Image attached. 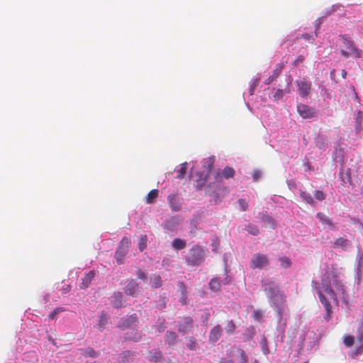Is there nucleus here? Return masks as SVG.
Returning a JSON list of instances; mask_svg holds the SVG:
<instances>
[{
  "instance_id": "57",
  "label": "nucleus",
  "mask_w": 363,
  "mask_h": 363,
  "mask_svg": "<svg viewBox=\"0 0 363 363\" xmlns=\"http://www.w3.org/2000/svg\"><path fill=\"white\" fill-rule=\"evenodd\" d=\"M220 363H234L231 359H222Z\"/></svg>"
},
{
  "instance_id": "42",
  "label": "nucleus",
  "mask_w": 363,
  "mask_h": 363,
  "mask_svg": "<svg viewBox=\"0 0 363 363\" xmlns=\"http://www.w3.org/2000/svg\"><path fill=\"white\" fill-rule=\"evenodd\" d=\"M107 323V315L106 313H104V312L101 313V315L100 316V320H99V325L101 327V328H104V325L106 324Z\"/></svg>"
},
{
  "instance_id": "29",
  "label": "nucleus",
  "mask_w": 363,
  "mask_h": 363,
  "mask_svg": "<svg viewBox=\"0 0 363 363\" xmlns=\"http://www.w3.org/2000/svg\"><path fill=\"white\" fill-rule=\"evenodd\" d=\"M179 291L182 295L180 301L182 303V304H185L186 303V287L182 282L179 283Z\"/></svg>"
},
{
  "instance_id": "55",
  "label": "nucleus",
  "mask_w": 363,
  "mask_h": 363,
  "mask_svg": "<svg viewBox=\"0 0 363 363\" xmlns=\"http://www.w3.org/2000/svg\"><path fill=\"white\" fill-rule=\"evenodd\" d=\"M257 83H258V79H255L252 81L250 86H254V89H255L256 87V86L257 85Z\"/></svg>"
},
{
  "instance_id": "15",
  "label": "nucleus",
  "mask_w": 363,
  "mask_h": 363,
  "mask_svg": "<svg viewBox=\"0 0 363 363\" xmlns=\"http://www.w3.org/2000/svg\"><path fill=\"white\" fill-rule=\"evenodd\" d=\"M357 341L360 344V346L357 348L356 354H360L363 350V321L359 324L356 335Z\"/></svg>"
},
{
  "instance_id": "8",
  "label": "nucleus",
  "mask_w": 363,
  "mask_h": 363,
  "mask_svg": "<svg viewBox=\"0 0 363 363\" xmlns=\"http://www.w3.org/2000/svg\"><path fill=\"white\" fill-rule=\"evenodd\" d=\"M296 83L298 86V91L299 95L302 98L308 96L311 89V82L307 81L305 79H301L297 80Z\"/></svg>"
},
{
  "instance_id": "21",
  "label": "nucleus",
  "mask_w": 363,
  "mask_h": 363,
  "mask_svg": "<svg viewBox=\"0 0 363 363\" xmlns=\"http://www.w3.org/2000/svg\"><path fill=\"white\" fill-rule=\"evenodd\" d=\"M138 323V317L136 314L131 315L128 318L125 320L121 327L123 328H128L134 326Z\"/></svg>"
},
{
  "instance_id": "48",
  "label": "nucleus",
  "mask_w": 363,
  "mask_h": 363,
  "mask_svg": "<svg viewBox=\"0 0 363 363\" xmlns=\"http://www.w3.org/2000/svg\"><path fill=\"white\" fill-rule=\"evenodd\" d=\"M262 176V172L259 170H255L253 172L252 177L254 181L257 182L259 179Z\"/></svg>"
},
{
  "instance_id": "38",
  "label": "nucleus",
  "mask_w": 363,
  "mask_h": 363,
  "mask_svg": "<svg viewBox=\"0 0 363 363\" xmlns=\"http://www.w3.org/2000/svg\"><path fill=\"white\" fill-rule=\"evenodd\" d=\"M64 311H65V309H64L63 308H61V307H60V308H57L54 309V310H53V311L50 313V315H49V318H50V319H52H52H55V318H56V316H57L59 313H60L63 312Z\"/></svg>"
},
{
  "instance_id": "12",
  "label": "nucleus",
  "mask_w": 363,
  "mask_h": 363,
  "mask_svg": "<svg viewBox=\"0 0 363 363\" xmlns=\"http://www.w3.org/2000/svg\"><path fill=\"white\" fill-rule=\"evenodd\" d=\"M169 204L173 211H179L181 207V201L177 194H171L167 198Z\"/></svg>"
},
{
  "instance_id": "34",
  "label": "nucleus",
  "mask_w": 363,
  "mask_h": 363,
  "mask_svg": "<svg viewBox=\"0 0 363 363\" xmlns=\"http://www.w3.org/2000/svg\"><path fill=\"white\" fill-rule=\"evenodd\" d=\"M260 345L262 352L264 354H267L269 352V350L267 346V340L265 336H262L260 341Z\"/></svg>"
},
{
  "instance_id": "9",
  "label": "nucleus",
  "mask_w": 363,
  "mask_h": 363,
  "mask_svg": "<svg viewBox=\"0 0 363 363\" xmlns=\"http://www.w3.org/2000/svg\"><path fill=\"white\" fill-rule=\"evenodd\" d=\"M297 111L303 118H310L315 115V111L313 108L303 104H298L297 105Z\"/></svg>"
},
{
  "instance_id": "6",
  "label": "nucleus",
  "mask_w": 363,
  "mask_h": 363,
  "mask_svg": "<svg viewBox=\"0 0 363 363\" xmlns=\"http://www.w3.org/2000/svg\"><path fill=\"white\" fill-rule=\"evenodd\" d=\"M344 44L345 49H342L340 50V53L342 56L345 57H351L355 58L362 57V54L363 52L362 50L356 48L352 41L344 38Z\"/></svg>"
},
{
  "instance_id": "52",
  "label": "nucleus",
  "mask_w": 363,
  "mask_h": 363,
  "mask_svg": "<svg viewBox=\"0 0 363 363\" xmlns=\"http://www.w3.org/2000/svg\"><path fill=\"white\" fill-rule=\"evenodd\" d=\"M137 277H138V278L141 279H145L146 277L145 273L140 269H138L137 271Z\"/></svg>"
},
{
  "instance_id": "3",
  "label": "nucleus",
  "mask_w": 363,
  "mask_h": 363,
  "mask_svg": "<svg viewBox=\"0 0 363 363\" xmlns=\"http://www.w3.org/2000/svg\"><path fill=\"white\" fill-rule=\"evenodd\" d=\"M130 246V238L128 237H123L120 241L114 255V257L118 264H121L123 263V259L128 254Z\"/></svg>"
},
{
  "instance_id": "61",
  "label": "nucleus",
  "mask_w": 363,
  "mask_h": 363,
  "mask_svg": "<svg viewBox=\"0 0 363 363\" xmlns=\"http://www.w3.org/2000/svg\"><path fill=\"white\" fill-rule=\"evenodd\" d=\"M254 86H250V95H252L253 94V92H254Z\"/></svg>"
},
{
  "instance_id": "32",
  "label": "nucleus",
  "mask_w": 363,
  "mask_h": 363,
  "mask_svg": "<svg viewBox=\"0 0 363 363\" xmlns=\"http://www.w3.org/2000/svg\"><path fill=\"white\" fill-rule=\"evenodd\" d=\"M147 238L145 235H140L139 238L138 247L140 252L143 251L147 247Z\"/></svg>"
},
{
  "instance_id": "47",
  "label": "nucleus",
  "mask_w": 363,
  "mask_h": 363,
  "mask_svg": "<svg viewBox=\"0 0 363 363\" xmlns=\"http://www.w3.org/2000/svg\"><path fill=\"white\" fill-rule=\"evenodd\" d=\"M279 71H280V69L274 71V72H275L274 74L272 76H270L269 78H267L265 81V84H269L274 79V78L278 75Z\"/></svg>"
},
{
  "instance_id": "4",
  "label": "nucleus",
  "mask_w": 363,
  "mask_h": 363,
  "mask_svg": "<svg viewBox=\"0 0 363 363\" xmlns=\"http://www.w3.org/2000/svg\"><path fill=\"white\" fill-rule=\"evenodd\" d=\"M205 252L199 246L193 247L187 257V262L191 265H199L204 259Z\"/></svg>"
},
{
  "instance_id": "53",
  "label": "nucleus",
  "mask_w": 363,
  "mask_h": 363,
  "mask_svg": "<svg viewBox=\"0 0 363 363\" xmlns=\"http://www.w3.org/2000/svg\"><path fill=\"white\" fill-rule=\"evenodd\" d=\"M262 313L260 311H255L254 312V317L257 320H259L262 318Z\"/></svg>"
},
{
  "instance_id": "13",
  "label": "nucleus",
  "mask_w": 363,
  "mask_h": 363,
  "mask_svg": "<svg viewBox=\"0 0 363 363\" xmlns=\"http://www.w3.org/2000/svg\"><path fill=\"white\" fill-rule=\"evenodd\" d=\"M234 174H235V171L233 168L229 167H226L225 168H224L220 173H218V175L216 177V180H217L216 188L218 187L219 183L220 182V179L222 177H224L225 179H229V178L233 177L234 176Z\"/></svg>"
},
{
  "instance_id": "56",
  "label": "nucleus",
  "mask_w": 363,
  "mask_h": 363,
  "mask_svg": "<svg viewBox=\"0 0 363 363\" xmlns=\"http://www.w3.org/2000/svg\"><path fill=\"white\" fill-rule=\"evenodd\" d=\"M229 282H230V279H229L228 277H225V278L222 281V283H223V284H229Z\"/></svg>"
},
{
  "instance_id": "33",
  "label": "nucleus",
  "mask_w": 363,
  "mask_h": 363,
  "mask_svg": "<svg viewBox=\"0 0 363 363\" xmlns=\"http://www.w3.org/2000/svg\"><path fill=\"white\" fill-rule=\"evenodd\" d=\"M262 220L265 223V225L267 226H269L270 228H274L275 225L274 219L269 215H264L262 216Z\"/></svg>"
},
{
  "instance_id": "35",
  "label": "nucleus",
  "mask_w": 363,
  "mask_h": 363,
  "mask_svg": "<svg viewBox=\"0 0 363 363\" xmlns=\"http://www.w3.org/2000/svg\"><path fill=\"white\" fill-rule=\"evenodd\" d=\"M245 230H247L250 234L252 235H257L259 233V229L255 225L250 224L246 225Z\"/></svg>"
},
{
  "instance_id": "23",
  "label": "nucleus",
  "mask_w": 363,
  "mask_h": 363,
  "mask_svg": "<svg viewBox=\"0 0 363 363\" xmlns=\"http://www.w3.org/2000/svg\"><path fill=\"white\" fill-rule=\"evenodd\" d=\"M316 146L322 150L325 149V147L327 146L328 140L323 135H319L315 138V140Z\"/></svg>"
},
{
  "instance_id": "51",
  "label": "nucleus",
  "mask_w": 363,
  "mask_h": 363,
  "mask_svg": "<svg viewBox=\"0 0 363 363\" xmlns=\"http://www.w3.org/2000/svg\"><path fill=\"white\" fill-rule=\"evenodd\" d=\"M289 264H290V262H289V259H288V258L284 257V258H283V259H281V265H282L284 267H289Z\"/></svg>"
},
{
  "instance_id": "37",
  "label": "nucleus",
  "mask_w": 363,
  "mask_h": 363,
  "mask_svg": "<svg viewBox=\"0 0 363 363\" xmlns=\"http://www.w3.org/2000/svg\"><path fill=\"white\" fill-rule=\"evenodd\" d=\"M186 346L191 350H196L197 347V343L193 337H189L188 338V342L186 343Z\"/></svg>"
},
{
  "instance_id": "49",
  "label": "nucleus",
  "mask_w": 363,
  "mask_h": 363,
  "mask_svg": "<svg viewBox=\"0 0 363 363\" xmlns=\"http://www.w3.org/2000/svg\"><path fill=\"white\" fill-rule=\"evenodd\" d=\"M234 329H235V325L232 322H230L227 325L226 332L230 334L233 332Z\"/></svg>"
},
{
  "instance_id": "50",
  "label": "nucleus",
  "mask_w": 363,
  "mask_h": 363,
  "mask_svg": "<svg viewBox=\"0 0 363 363\" xmlns=\"http://www.w3.org/2000/svg\"><path fill=\"white\" fill-rule=\"evenodd\" d=\"M323 18L324 17H322V18H318L315 22V31H317V30L318 29V28L320 27V24L323 23Z\"/></svg>"
},
{
  "instance_id": "30",
  "label": "nucleus",
  "mask_w": 363,
  "mask_h": 363,
  "mask_svg": "<svg viewBox=\"0 0 363 363\" xmlns=\"http://www.w3.org/2000/svg\"><path fill=\"white\" fill-rule=\"evenodd\" d=\"M188 163L184 162L181 164L180 168L177 171V178L178 179H182L184 178L186 168H187Z\"/></svg>"
},
{
  "instance_id": "28",
  "label": "nucleus",
  "mask_w": 363,
  "mask_h": 363,
  "mask_svg": "<svg viewBox=\"0 0 363 363\" xmlns=\"http://www.w3.org/2000/svg\"><path fill=\"white\" fill-rule=\"evenodd\" d=\"M300 196L306 203H309L311 205H314L313 199L312 196L309 193L301 191H300Z\"/></svg>"
},
{
  "instance_id": "26",
  "label": "nucleus",
  "mask_w": 363,
  "mask_h": 363,
  "mask_svg": "<svg viewBox=\"0 0 363 363\" xmlns=\"http://www.w3.org/2000/svg\"><path fill=\"white\" fill-rule=\"evenodd\" d=\"M172 247L177 250H182L186 247V241L180 238H175L172 243Z\"/></svg>"
},
{
  "instance_id": "54",
  "label": "nucleus",
  "mask_w": 363,
  "mask_h": 363,
  "mask_svg": "<svg viewBox=\"0 0 363 363\" xmlns=\"http://www.w3.org/2000/svg\"><path fill=\"white\" fill-rule=\"evenodd\" d=\"M362 118V113L361 111H359L357 113V123H358V125L360 124V119Z\"/></svg>"
},
{
  "instance_id": "1",
  "label": "nucleus",
  "mask_w": 363,
  "mask_h": 363,
  "mask_svg": "<svg viewBox=\"0 0 363 363\" xmlns=\"http://www.w3.org/2000/svg\"><path fill=\"white\" fill-rule=\"evenodd\" d=\"M312 286L324 306L325 313L323 317L325 321L331 318L333 304H337L340 301L347 303V288L334 269H328L323 274L320 284L313 281Z\"/></svg>"
},
{
  "instance_id": "27",
  "label": "nucleus",
  "mask_w": 363,
  "mask_h": 363,
  "mask_svg": "<svg viewBox=\"0 0 363 363\" xmlns=\"http://www.w3.org/2000/svg\"><path fill=\"white\" fill-rule=\"evenodd\" d=\"M344 152L341 149H335L333 153V160L336 162L342 163L343 162Z\"/></svg>"
},
{
  "instance_id": "19",
  "label": "nucleus",
  "mask_w": 363,
  "mask_h": 363,
  "mask_svg": "<svg viewBox=\"0 0 363 363\" xmlns=\"http://www.w3.org/2000/svg\"><path fill=\"white\" fill-rule=\"evenodd\" d=\"M316 216L318 219H319V220L322 223V224L327 225L330 230L335 229V226L333 222L327 216L322 213H318Z\"/></svg>"
},
{
  "instance_id": "62",
  "label": "nucleus",
  "mask_w": 363,
  "mask_h": 363,
  "mask_svg": "<svg viewBox=\"0 0 363 363\" xmlns=\"http://www.w3.org/2000/svg\"><path fill=\"white\" fill-rule=\"evenodd\" d=\"M302 60H303V58L299 57L298 59L296 61V62H302Z\"/></svg>"
},
{
  "instance_id": "24",
  "label": "nucleus",
  "mask_w": 363,
  "mask_h": 363,
  "mask_svg": "<svg viewBox=\"0 0 363 363\" xmlns=\"http://www.w3.org/2000/svg\"><path fill=\"white\" fill-rule=\"evenodd\" d=\"M357 267L356 269V272L358 279H359L360 273L362 271V266L363 262V253L360 250H358L357 255Z\"/></svg>"
},
{
  "instance_id": "7",
  "label": "nucleus",
  "mask_w": 363,
  "mask_h": 363,
  "mask_svg": "<svg viewBox=\"0 0 363 363\" xmlns=\"http://www.w3.org/2000/svg\"><path fill=\"white\" fill-rule=\"evenodd\" d=\"M269 264L268 257L263 254L256 253L253 255L250 260V267L253 269H263Z\"/></svg>"
},
{
  "instance_id": "5",
  "label": "nucleus",
  "mask_w": 363,
  "mask_h": 363,
  "mask_svg": "<svg viewBox=\"0 0 363 363\" xmlns=\"http://www.w3.org/2000/svg\"><path fill=\"white\" fill-rule=\"evenodd\" d=\"M276 317L277 318V337L281 342L284 340V334L286 327V322L289 317V311L285 312V315L281 314V313H277Z\"/></svg>"
},
{
  "instance_id": "18",
  "label": "nucleus",
  "mask_w": 363,
  "mask_h": 363,
  "mask_svg": "<svg viewBox=\"0 0 363 363\" xmlns=\"http://www.w3.org/2000/svg\"><path fill=\"white\" fill-rule=\"evenodd\" d=\"M340 178L342 183L347 184L351 183V172L349 168H345V166H342L340 172Z\"/></svg>"
},
{
  "instance_id": "45",
  "label": "nucleus",
  "mask_w": 363,
  "mask_h": 363,
  "mask_svg": "<svg viewBox=\"0 0 363 363\" xmlns=\"http://www.w3.org/2000/svg\"><path fill=\"white\" fill-rule=\"evenodd\" d=\"M354 342V337L352 336H347L344 340V343L346 346L350 347Z\"/></svg>"
},
{
  "instance_id": "40",
  "label": "nucleus",
  "mask_w": 363,
  "mask_h": 363,
  "mask_svg": "<svg viewBox=\"0 0 363 363\" xmlns=\"http://www.w3.org/2000/svg\"><path fill=\"white\" fill-rule=\"evenodd\" d=\"M238 352L240 354V363H247V356L246 355L245 352H244V350H241V349H239L238 350Z\"/></svg>"
},
{
  "instance_id": "31",
  "label": "nucleus",
  "mask_w": 363,
  "mask_h": 363,
  "mask_svg": "<svg viewBox=\"0 0 363 363\" xmlns=\"http://www.w3.org/2000/svg\"><path fill=\"white\" fill-rule=\"evenodd\" d=\"M289 89H288V88H286L284 89H278L275 91L273 97H274L275 101H278V100L282 99V97L284 96V94L289 93Z\"/></svg>"
},
{
  "instance_id": "59",
  "label": "nucleus",
  "mask_w": 363,
  "mask_h": 363,
  "mask_svg": "<svg viewBox=\"0 0 363 363\" xmlns=\"http://www.w3.org/2000/svg\"><path fill=\"white\" fill-rule=\"evenodd\" d=\"M218 244L217 242H214L213 243L212 246H213V250H216L218 247Z\"/></svg>"
},
{
  "instance_id": "22",
  "label": "nucleus",
  "mask_w": 363,
  "mask_h": 363,
  "mask_svg": "<svg viewBox=\"0 0 363 363\" xmlns=\"http://www.w3.org/2000/svg\"><path fill=\"white\" fill-rule=\"evenodd\" d=\"M111 303L115 308H120L123 305V294L121 292L114 293L111 298Z\"/></svg>"
},
{
  "instance_id": "44",
  "label": "nucleus",
  "mask_w": 363,
  "mask_h": 363,
  "mask_svg": "<svg viewBox=\"0 0 363 363\" xmlns=\"http://www.w3.org/2000/svg\"><path fill=\"white\" fill-rule=\"evenodd\" d=\"M238 203L242 211H246L248 207V203L245 199H239Z\"/></svg>"
},
{
  "instance_id": "11",
  "label": "nucleus",
  "mask_w": 363,
  "mask_h": 363,
  "mask_svg": "<svg viewBox=\"0 0 363 363\" xmlns=\"http://www.w3.org/2000/svg\"><path fill=\"white\" fill-rule=\"evenodd\" d=\"M139 287L135 281L131 280L125 286V294L131 296H136L138 294Z\"/></svg>"
},
{
  "instance_id": "41",
  "label": "nucleus",
  "mask_w": 363,
  "mask_h": 363,
  "mask_svg": "<svg viewBox=\"0 0 363 363\" xmlns=\"http://www.w3.org/2000/svg\"><path fill=\"white\" fill-rule=\"evenodd\" d=\"M125 339L126 340H132L135 342L138 341L140 339V335L138 333H135L134 336H132L130 333H127L125 334Z\"/></svg>"
},
{
  "instance_id": "2",
  "label": "nucleus",
  "mask_w": 363,
  "mask_h": 363,
  "mask_svg": "<svg viewBox=\"0 0 363 363\" xmlns=\"http://www.w3.org/2000/svg\"><path fill=\"white\" fill-rule=\"evenodd\" d=\"M263 286L269 304L274 309L276 313H281L285 315V312H288L289 308L286 304L285 298L278 286L272 281H264Z\"/></svg>"
},
{
  "instance_id": "10",
  "label": "nucleus",
  "mask_w": 363,
  "mask_h": 363,
  "mask_svg": "<svg viewBox=\"0 0 363 363\" xmlns=\"http://www.w3.org/2000/svg\"><path fill=\"white\" fill-rule=\"evenodd\" d=\"M192 327L193 320L190 317L183 318L178 325L179 331L182 333H186L189 332Z\"/></svg>"
},
{
  "instance_id": "20",
  "label": "nucleus",
  "mask_w": 363,
  "mask_h": 363,
  "mask_svg": "<svg viewBox=\"0 0 363 363\" xmlns=\"http://www.w3.org/2000/svg\"><path fill=\"white\" fill-rule=\"evenodd\" d=\"M221 333V327L219 325L215 326L210 333L209 340L211 342H216L220 337Z\"/></svg>"
},
{
  "instance_id": "25",
  "label": "nucleus",
  "mask_w": 363,
  "mask_h": 363,
  "mask_svg": "<svg viewBox=\"0 0 363 363\" xmlns=\"http://www.w3.org/2000/svg\"><path fill=\"white\" fill-rule=\"evenodd\" d=\"M158 196V190L152 189L151 190L145 198V202L147 203H152L156 201V199Z\"/></svg>"
},
{
  "instance_id": "43",
  "label": "nucleus",
  "mask_w": 363,
  "mask_h": 363,
  "mask_svg": "<svg viewBox=\"0 0 363 363\" xmlns=\"http://www.w3.org/2000/svg\"><path fill=\"white\" fill-rule=\"evenodd\" d=\"M313 196L318 201H323L325 199V194L320 191H315Z\"/></svg>"
},
{
  "instance_id": "64",
  "label": "nucleus",
  "mask_w": 363,
  "mask_h": 363,
  "mask_svg": "<svg viewBox=\"0 0 363 363\" xmlns=\"http://www.w3.org/2000/svg\"><path fill=\"white\" fill-rule=\"evenodd\" d=\"M213 193H216V192H217L216 189H214L213 190Z\"/></svg>"
},
{
  "instance_id": "58",
  "label": "nucleus",
  "mask_w": 363,
  "mask_h": 363,
  "mask_svg": "<svg viewBox=\"0 0 363 363\" xmlns=\"http://www.w3.org/2000/svg\"><path fill=\"white\" fill-rule=\"evenodd\" d=\"M341 75H342V78H344V79L346 78V77H347V72H346L345 69H342Z\"/></svg>"
},
{
  "instance_id": "16",
  "label": "nucleus",
  "mask_w": 363,
  "mask_h": 363,
  "mask_svg": "<svg viewBox=\"0 0 363 363\" xmlns=\"http://www.w3.org/2000/svg\"><path fill=\"white\" fill-rule=\"evenodd\" d=\"M95 277L94 271H89L87 274L84 275V277L82 279V282L79 284V287L81 289L87 288L91 284V281L94 279Z\"/></svg>"
},
{
  "instance_id": "39",
  "label": "nucleus",
  "mask_w": 363,
  "mask_h": 363,
  "mask_svg": "<svg viewBox=\"0 0 363 363\" xmlns=\"http://www.w3.org/2000/svg\"><path fill=\"white\" fill-rule=\"evenodd\" d=\"M84 354L86 356H89V357H97L98 355V353L94 351V350L91 347H88L85 352H84Z\"/></svg>"
},
{
  "instance_id": "17",
  "label": "nucleus",
  "mask_w": 363,
  "mask_h": 363,
  "mask_svg": "<svg viewBox=\"0 0 363 363\" xmlns=\"http://www.w3.org/2000/svg\"><path fill=\"white\" fill-rule=\"evenodd\" d=\"M180 221L181 220L178 216L172 217L165 222L164 227L171 231H174L177 230Z\"/></svg>"
},
{
  "instance_id": "36",
  "label": "nucleus",
  "mask_w": 363,
  "mask_h": 363,
  "mask_svg": "<svg viewBox=\"0 0 363 363\" xmlns=\"http://www.w3.org/2000/svg\"><path fill=\"white\" fill-rule=\"evenodd\" d=\"M210 288L213 291H218L220 286V281L218 278L213 279L209 283Z\"/></svg>"
},
{
  "instance_id": "63",
  "label": "nucleus",
  "mask_w": 363,
  "mask_h": 363,
  "mask_svg": "<svg viewBox=\"0 0 363 363\" xmlns=\"http://www.w3.org/2000/svg\"><path fill=\"white\" fill-rule=\"evenodd\" d=\"M209 316V313H206V320H207Z\"/></svg>"
},
{
  "instance_id": "60",
  "label": "nucleus",
  "mask_w": 363,
  "mask_h": 363,
  "mask_svg": "<svg viewBox=\"0 0 363 363\" xmlns=\"http://www.w3.org/2000/svg\"><path fill=\"white\" fill-rule=\"evenodd\" d=\"M354 220V223H355L356 222L358 223V224L359 225V226L363 229V223H360L359 222L358 220H356L355 219H353Z\"/></svg>"
},
{
  "instance_id": "14",
  "label": "nucleus",
  "mask_w": 363,
  "mask_h": 363,
  "mask_svg": "<svg viewBox=\"0 0 363 363\" xmlns=\"http://www.w3.org/2000/svg\"><path fill=\"white\" fill-rule=\"evenodd\" d=\"M333 246L335 248L340 247L344 250H347L352 246V243L344 238H339L334 241Z\"/></svg>"
},
{
  "instance_id": "46",
  "label": "nucleus",
  "mask_w": 363,
  "mask_h": 363,
  "mask_svg": "<svg viewBox=\"0 0 363 363\" xmlns=\"http://www.w3.org/2000/svg\"><path fill=\"white\" fill-rule=\"evenodd\" d=\"M176 337H177V335L172 332H169L167 335V340L169 341V344L174 342V340H176Z\"/></svg>"
}]
</instances>
